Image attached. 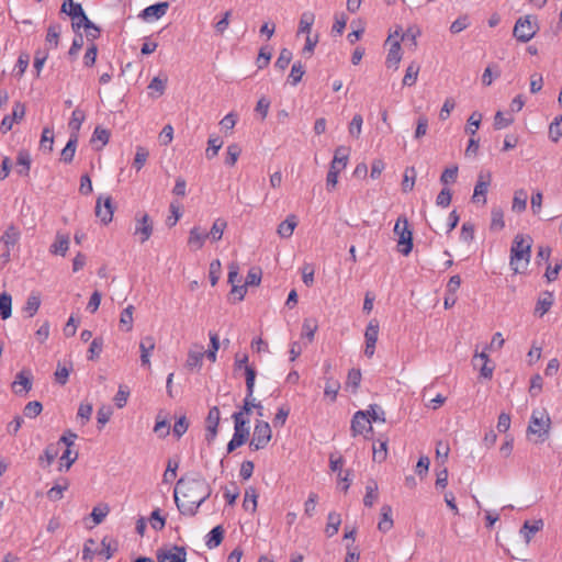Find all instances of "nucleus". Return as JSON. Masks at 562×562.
I'll return each instance as SVG.
<instances>
[{"label":"nucleus","mask_w":562,"mask_h":562,"mask_svg":"<svg viewBox=\"0 0 562 562\" xmlns=\"http://www.w3.org/2000/svg\"><path fill=\"white\" fill-rule=\"evenodd\" d=\"M156 557L158 562H187V551L183 547L179 546L159 549Z\"/></svg>","instance_id":"8"},{"label":"nucleus","mask_w":562,"mask_h":562,"mask_svg":"<svg viewBox=\"0 0 562 562\" xmlns=\"http://www.w3.org/2000/svg\"><path fill=\"white\" fill-rule=\"evenodd\" d=\"M401 59H402L401 44H400V41L396 40L391 43V47H390L387 56H386V66L389 68L394 67L396 69Z\"/></svg>","instance_id":"28"},{"label":"nucleus","mask_w":562,"mask_h":562,"mask_svg":"<svg viewBox=\"0 0 562 562\" xmlns=\"http://www.w3.org/2000/svg\"><path fill=\"white\" fill-rule=\"evenodd\" d=\"M340 524H341L340 515L336 512H330L327 517V525H326V529H325L327 537L330 538V537L335 536L339 530Z\"/></svg>","instance_id":"36"},{"label":"nucleus","mask_w":562,"mask_h":562,"mask_svg":"<svg viewBox=\"0 0 562 562\" xmlns=\"http://www.w3.org/2000/svg\"><path fill=\"white\" fill-rule=\"evenodd\" d=\"M224 532L225 530L221 525L214 527L206 536L205 546L209 549L218 547L223 541Z\"/></svg>","instance_id":"29"},{"label":"nucleus","mask_w":562,"mask_h":562,"mask_svg":"<svg viewBox=\"0 0 562 562\" xmlns=\"http://www.w3.org/2000/svg\"><path fill=\"white\" fill-rule=\"evenodd\" d=\"M361 382V371L359 369H351L348 372L346 386L352 387L353 391H356Z\"/></svg>","instance_id":"62"},{"label":"nucleus","mask_w":562,"mask_h":562,"mask_svg":"<svg viewBox=\"0 0 562 562\" xmlns=\"http://www.w3.org/2000/svg\"><path fill=\"white\" fill-rule=\"evenodd\" d=\"M12 313V297L9 293L2 292L0 294V316L2 319H7Z\"/></svg>","instance_id":"42"},{"label":"nucleus","mask_w":562,"mask_h":562,"mask_svg":"<svg viewBox=\"0 0 562 562\" xmlns=\"http://www.w3.org/2000/svg\"><path fill=\"white\" fill-rule=\"evenodd\" d=\"M304 74H305V69L300 61L293 64V66L291 68V72L289 75V80H290L291 85L296 86L301 81Z\"/></svg>","instance_id":"55"},{"label":"nucleus","mask_w":562,"mask_h":562,"mask_svg":"<svg viewBox=\"0 0 562 562\" xmlns=\"http://www.w3.org/2000/svg\"><path fill=\"white\" fill-rule=\"evenodd\" d=\"M473 366L480 369V375L484 379H492L494 366H490V359L485 351L475 353L473 357Z\"/></svg>","instance_id":"16"},{"label":"nucleus","mask_w":562,"mask_h":562,"mask_svg":"<svg viewBox=\"0 0 562 562\" xmlns=\"http://www.w3.org/2000/svg\"><path fill=\"white\" fill-rule=\"evenodd\" d=\"M272 431L267 422L257 420L249 448L254 451L261 450L268 446L271 440Z\"/></svg>","instance_id":"6"},{"label":"nucleus","mask_w":562,"mask_h":562,"mask_svg":"<svg viewBox=\"0 0 562 562\" xmlns=\"http://www.w3.org/2000/svg\"><path fill=\"white\" fill-rule=\"evenodd\" d=\"M362 116L360 114H355L348 127L349 134L352 137L359 138L362 131Z\"/></svg>","instance_id":"57"},{"label":"nucleus","mask_w":562,"mask_h":562,"mask_svg":"<svg viewBox=\"0 0 562 562\" xmlns=\"http://www.w3.org/2000/svg\"><path fill=\"white\" fill-rule=\"evenodd\" d=\"M74 30H79L83 27L86 30V36L90 41H94L100 36L101 30L91 22L86 15L85 11L80 14V16L72 21Z\"/></svg>","instance_id":"14"},{"label":"nucleus","mask_w":562,"mask_h":562,"mask_svg":"<svg viewBox=\"0 0 562 562\" xmlns=\"http://www.w3.org/2000/svg\"><path fill=\"white\" fill-rule=\"evenodd\" d=\"M363 412L367 413V416L371 419V423L372 422H382V423L385 422V417H384L385 413L379 405H375V404L370 405L369 408Z\"/></svg>","instance_id":"60"},{"label":"nucleus","mask_w":562,"mask_h":562,"mask_svg":"<svg viewBox=\"0 0 562 562\" xmlns=\"http://www.w3.org/2000/svg\"><path fill=\"white\" fill-rule=\"evenodd\" d=\"M393 526H394V521L392 518V507L387 504H384L381 507V519L378 522V529L381 532L386 533L387 531H390L393 528Z\"/></svg>","instance_id":"25"},{"label":"nucleus","mask_w":562,"mask_h":562,"mask_svg":"<svg viewBox=\"0 0 562 562\" xmlns=\"http://www.w3.org/2000/svg\"><path fill=\"white\" fill-rule=\"evenodd\" d=\"M114 205L111 196L98 198L95 204V216L100 218L103 224H109L113 218Z\"/></svg>","instance_id":"10"},{"label":"nucleus","mask_w":562,"mask_h":562,"mask_svg":"<svg viewBox=\"0 0 562 562\" xmlns=\"http://www.w3.org/2000/svg\"><path fill=\"white\" fill-rule=\"evenodd\" d=\"M394 233L397 235L398 251L404 256L411 254L413 249V233L408 228V221L405 216H400L394 226Z\"/></svg>","instance_id":"5"},{"label":"nucleus","mask_w":562,"mask_h":562,"mask_svg":"<svg viewBox=\"0 0 562 562\" xmlns=\"http://www.w3.org/2000/svg\"><path fill=\"white\" fill-rule=\"evenodd\" d=\"M419 69H420V66L417 63H415V61L411 63L408 65V67L406 68V72L403 78V85L408 86V87L415 85L418 74H419Z\"/></svg>","instance_id":"43"},{"label":"nucleus","mask_w":562,"mask_h":562,"mask_svg":"<svg viewBox=\"0 0 562 562\" xmlns=\"http://www.w3.org/2000/svg\"><path fill=\"white\" fill-rule=\"evenodd\" d=\"M68 488V482L65 481L64 484H55L52 488L47 492V497L53 501H59L64 496V492Z\"/></svg>","instance_id":"56"},{"label":"nucleus","mask_w":562,"mask_h":562,"mask_svg":"<svg viewBox=\"0 0 562 562\" xmlns=\"http://www.w3.org/2000/svg\"><path fill=\"white\" fill-rule=\"evenodd\" d=\"M31 162L32 159L30 153L25 149L19 150L16 156V172L22 177L29 176Z\"/></svg>","instance_id":"24"},{"label":"nucleus","mask_w":562,"mask_h":562,"mask_svg":"<svg viewBox=\"0 0 562 562\" xmlns=\"http://www.w3.org/2000/svg\"><path fill=\"white\" fill-rule=\"evenodd\" d=\"M490 178L491 176L487 175V176H484V175H480L479 176V179H477V182L474 187V192H473V201L474 202H479L480 201V196H483V204L486 203V193H487V190H488V187H490Z\"/></svg>","instance_id":"22"},{"label":"nucleus","mask_w":562,"mask_h":562,"mask_svg":"<svg viewBox=\"0 0 562 562\" xmlns=\"http://www.w3.org/2000/svg\"><path fill=\"white\" fill-rule=\"evenodd\" d=\"M292 59V52L288 48L281 49L278 59L276 60L274 66L280 70H284Z\"/></svg>","instance_id":"63"},{"label":"nucleus","mask_w":562,"mask_h":562,"mask_svg":"<svg viewBox=\"0 0 562 562\" xmlns=\"http://www.w3.org/2000/svg\"><path fill=\"white\" fill-rule=\"evenodd\" d=\"M69 236L57 233L55 241L50 245L49 251L53 255L65 256L69 249Z\"/></svg>","instance_id":"23"},{"label":"nucleus","mask_w":562,"mask_h":562,"mask_svg":"<svg viewBox=\"0 0 562 562\" xmlns=\"http://www.w3.org/2000/svg\"><path fill=\"white\" fill-rule=\"evenodd\" d=\"M168 8V2L151 4L145 8L138 16L144 21L158 20L167 13Z\"/></svg>","instance_id":"17"},{"label":"nucleus","mask_w":562,"mask_h":562,"mask_svg":"<svg viewBox=\"0 0 562 562\" xmlns=\"http://www.w3.org/2000/svg\"><path fill=\"white\" fill-rule=\"evenodd\" d=\"M271 49L268 46H263L260 48L258 57H257V66L259 69L266 68L271 59Z\"/></svg>","instance_id":"64"},{"label":"nucleus","mask_w":562,"mask_h":562,"mask_svg":"<svg viewBox=\"0 0 562 562\" xmlns=\"http://www.w3.org/2000/svg\"><path fill=\"white\" fill-rule=\"evenodd\" d=\"M15 394H26L32 389V381L29 373L21 371L16 374L12 384Z\"/></svg>","instance_id":"20"},{"label":"nucleus","mask_w":562,"mask_h":562,"mask_svg":"<svg viewBox=\"0 0 562 562\" xmlns=\"http://www.w3.org/2000/svg\"><path fill=\"white\" fill-rule=\"evenodd\" d=\"M86 115L85 112L76 109L72 111L71 119L69 121V127L74 132H78L81 127L82 122L85 121Z\"/></svg>","instance_id":"59"},{"label":"nucleus","mask_w":562,"mask_h":562,"mask_svg":"<svg viewBox=\"0 0 562 562\" xmlns=\"http://www.w3.org/2000/svg\"><path fill=\"white\" fill-rule=\"evenodd\" d=\"M149 157V151L144 146H136V153L133 160V168L138 172L147 162V159Z\"/></svg>","instance_id":"38"},{"label":"nucleus","mask_w":562,"mask_h":562,"mask_svg":"<svg viewBox=\"0 0 562 562\" xmlns=\"http://www.w3.org/2000/svg\"><path fill=\"white\" fill-rule=\"evenodd\" d=\"M20 238V229L13 224H11L5 228V231L1 235L0 241L5 246V248H11L19 243Z\"/></svg>","instance_id":"21"},{"label":"nucleus","mask_w":562,"mask_h":562,"mask_svg":"<svg viewBox=\"0 0 562 562\" xmlns=\"http://www.w3.org/2000/svg\"><path fill=\"white\" fill-rule=\"evenodd\" d=\"M553 295L551 292H544L541 297L538 299L535 314L542 317L552 306Z\"/></svg>","instance_id":"32"},{"label":"nucleus","mask_w":562,"mask_h":562,"mask_svg":"<svg viewBox=\"0 0 562 562\" xmlns=\"http://www.w3.org/2000/svg\"><path fill=\"white\" fill-rule=\"evenodd\" d=\"M372 431L371 419L363 411H358L351 420V434L353 437L364 434V431Z\"/></svg>","instance_id":"15"},{"label":"nucleus","mask_w":562,"mask_h":562,"mask_svg":"<svg viewBox=\"0 0 562 562\" xmlns=\"http://www.w3.org/2000/svg\"><path fill=\"white\" fill-rule=\"evenodd\" d=\"M77 143H78V136L76 134H72L70 136L69 140L67 142L66 146L61 150V154H60L61 161H64L66 164H69L72 161L75 153H76V148H77Z\"/></svg>","instance_id":"31"},{"label":"nucleus","mask_w":562,"mask_h":562,"mask_svg":"<svg viewBox=\"0 0 562 562\" xmlns=\"http://www.w3.org/2000/svg\"><path fill=\"white\" fill-rule=\"evenodd\" d=\"M221 420V412L217 406H213L210 408L209 414L205 418V439L209 443L213 442V440L217 436V427Z\"/></svg>","instance_id":"9"},{"label":"nucleus","mask_w":562,"mask_h":562,"mask_svg":"<svg viewBox=\"0 0 562 562\" xmlns=\"http://www.w3.org/2000/svg\"><path fill=\"white\" fill-rule=\"evenodd\" d=\"M153 234V222L147 213L136 216V226L134 235L139 236V241H147Z\"/></svg>","instance_id":"12"},{"label":"nucleus","mask_w":562,"mask_h":562,"mask_svg":"<svg viewBox=\"0 0 562 562\" xmlns=\"http://www.w3.org/2000/svg\"><path fill=\"white\" fill-rule=\"evenodd\" d=\"M226 227H227V222L225 220H223V218L215 220L211 227V231L209 233V237L212 239V241L221 240Z\"/></svg>","instance_id":"40"},{"label":"nucleus","mask_w":562,"mask_h":562,"mask_svg":"<svg viewBox=\"0 0 562 562\" xmlns=\"http://www.w3.org/2000/svg\"><path fill=\"white\" fill-rule=\"evenodd\" d=\"M296 226L297 218L295 215L291 214L279 224L277 233L281 238H290Z\"/></svg>","instance_id":"26"},{"label":"nucleus","mask_w":562,"mask_h":562,"mask_svg":"<svg viewBox=\"0 0 562 562\" xmlns=\"http://www.w3.org/2000/svg\"><path fill=\"white\" fill-rule=\"evenodd\" d=\"M538 29L537 24L528 15L521 16L516 21L513 34L517 41L527 43L536 35Z\"/></svg>","instance_id":"7"},{"label":"nucleus","mask_w":562,"mask_h":562,"mask_svg":"<svg viewBox=\"0 0 562 562\" xmlns=\"http://www.w3.org/2000/svg\"><path fill=\"white\" fill-rule=\"evenodd\" d=\"M42 411H43L42 403L38 401H32L25 405V407L23 409V414L27 418H35L36 416H38L42 413Z\"/></svg>","instance_id":"54"},{"label":"nucleus","mask_w":562,"mask_h":562,"mask_svg":"<svg viewBox=\"0 0 562 562\" xmlns=\"http://www.w3.org/2000/svg\"><path fill=\"white\" fill-rule=\"evenodd\" d=\"M72 370V364L69 363L68 366L67 364H61V363H58L57 364V369L55 371V380L58 384L60 385H65L68 381V378H69V373L71 372Z\"/></svg>","instance_id":"48"},{"label":"nucleus","mask_w":562,"mask_h":562,"mask_svg":"<svg viewBox=\"0 0 562 562\" xmlns=\"http://www.w3.org/2000/svg\"><path fill=\"white\" fill-rule=\"evenodd\" d=\"M209 238V234L202 231L199 226H194L190 229L188 245L191 249H201Z\"/></svg>","instance_id":"19"},{"label":"nucleus","mask_w":562,"mask_h":562,"mask_svg":"<svg viewBox=\"0 0 562 562\" xmlns=\"http://www.w3.org/2000/svg\"><path fill=\"white\" fill-rule=\"evenodd\" d=\"M257 493L255 488H248L245 493L243 506L246 510L256 512L257 508Z\"/></svg>","instance_id":"52"},{"label":"nucleus","mask_w":562,"mask_h":562,"mask_svg":"<svg viewBox=\"0 0 562 562\" xmlns=\"http://www.w3.org/2000/svg\"><path fill=\"white\" fill-rule=\"evenodd\" d=\"M551 429V418L546 408L532 411L527 432L537 436L536 442L548 439Z\"/></svg>","instance_id":"3"},{"label":"nucleus","mask_w":562,"mask_h":562,"mask_svg":"<svg viewBox=\"0 0 562 562\" xmlns=\"http://www.w3.org/2000/svg\"><path fill=\"white\" fill-rule=\"evenodd\" d=\"M41 306V295L37 292H32L25 302L23 311L27 313L29 317H33Z\"/></svg>","instance_id":"34"},{"label":"nucleus","mask_w":562,"mask_h":562,"mask_svg":"<svg viewBox=\"0 0 562 562\" xmlns=\"http://www.w3.org/2000/svg\"><path fill=\"white\" fill-rule=\"evenodd\" d=\"M211 493V485L201 474L186 475L177 482L175 502L182 515L194 516Z\"/></svg>","instance_id":"1"},{"label":"nucleus","mask_w":562,"mask_h":562,"mask_svg":"<svg viewBox=\"0 0 562 562\" xmlns=\"http://www.w3.org/2000/svg\"><path fill=\"white\" fill-rule=\"evenodd\" d=\"M61 11L67 13L72 19V21H75L83 12V9L80 3H76L72 0H64Z\"/></svg>","instance_id":"39"},{"label":"nucleus","mask_w":562,"mask_h":562,"mask_svg":"<svg viewBox=\"0 0 562 562\" xmlns=\"http://www.w3.org/2000/svg\"><path fill=\"white\" fill-rule=\"evenodd\" d=\"M505 226L502 207L494 206L491 212V229L501 231Z\"/></svg>","instance_id":"44"},{"label":"nucleus","mask_w":562,"mask_h":562,"mask_svg":"<svg viewBox=\"0 0 562 562\" xmlns=\"http://www.w3.org/2000/svg\"><path fill=\"white\" fill-rule=\"evenodd\" d=\"M501 76V71L498 69V66L493 64L485 68L483 75H482V83L483 86H491L493 82L494 77L497 78Z\"/></svg>","instance_id":"51"},{"label":"nucleus","mask_w":562,"mask_h":562,"mask_svg":"<svg viewBox=\"0 0 562 562\" xmlns=\"http://www.w3.org/2000/svg\"><path fill=\"white\" fill-rule=\"evenodd\" d=\"M59 453L58 443L48 445L44 453L38 458V462L42 467H49Z\"/></svg>","instance_id":"30"},{"label":"nucleus","mask_w":562,"mask_h":562,"mask_svg":"<svg viewBox=\"0 0 562 562\" xmlns=\"http://www.w3.org/2000/svg\"><path fill=\"white\" fill-rule=\"evenodd\" d=\"M379 323L376 319H371L366 328L364 338H366V348L364 355L368 358H371L375 351V344L379 337Z\"/></svg>","instance_id":"11"},{"label":"nucleus","mask_w":562,"mask_h":562,"mask_svg":"<svg viewBox=\"0 0 562 562\" xmlns=\"http://www.w3.org/2000/svg\"><path fill=\"white\" fill-rule=\"evenodd\" d=\"M314 21L315 15L313 12H303L299 23V33H306L307 35H310Z\"/></svg>","instance_id":"46"},{"label":"nucleus","mask_w":562,"mask_h":562,"mask_svg":"<svg viewBox=\"0 0 562 562\" xmlns=\"http://www.w3.org/2000/svg\"><path fill=\"white\" fill-rule=\"evenodd\" d=\"M133 311H134V306L128 305L121 313L120 327L124 331H130L133 328Z\"/></svg>","instance_id":"41"},{"label":"nucleus","mask_w":562,"mask_h":562,"mask_svg":"<svg viewBox=\"0 0 562 562\" xmlns=\"http://www.w3.org/2000/svg\"><path fill=\"white\" fill-rule=\"evenodd\" d=\"M527 191L524 189H519L515 191L512 209L514 212L521 213L527 207Z\"/></svg>","instance_id":"35"},{"label":"nucleus","mask_w":562,"mask_h":562,"mask_svg":"<svg viewBox=\"0 0 562 562\" xmlns=\"http://www.w3.org/2000/svg\"><path fill=\"white\" fill-rule=\"evenodd\" d=\"M155 339L153 336H146L144 337L139 342V349H140V361L143 366H146L150 363L149 357L150 352L155 349Z\"/></svg>","instance_id":"27"},{"label":"nucleus","mask_w":562,"mask_h":562,"mask_svg":"<svg viewBox=\"0 0 562 562\" xmlns=\"http://www.w3.org/2000/svg\"><path fill=\"white\" fill-rule=\"evenodd\" d=\"M207 144H209V147L206 149L205 155L209 159H211L217 155L218 150L223 146V142L221 140V138L218 136H213V137L209 138Z\"/></svg>","instance_id":"61"},{"label":"nucleus","mask_w":562,"mask_h":562,"mask_svg":"<svg viewBox=\"0 0 562 562\" xmlns=\"http://www.w3.org/2000/svg\"><path fill=\"white\" fill-rule=\"evenodd\" d=\"M532 238L529 235L518 234L510 248V268L515 273H521L527 269L531 257Z\"/></svg>","instance_id":"2"},{"label":"nucleus","mask_w":562,"mask_h":562,"mask_svg":"<svg viewBox=\"0 0 562 562\" xmlns=\"http://www.w3.org/2000/svg\"><path fill=\"white\" fill-rule=\"evenodd\" d=\"M543 526L542 520H536L530 524L528 520L524 522L520 533L524 536L527 543L531 540V537L537 533Z\"/></svg>","instance_id":"37"},{"label":"nucleus","mask_w":562,"mask_h":562,"mask_svg":"<svg viewBox=\"0 0 562 562\" xmlns=\"http://www.w3.org/2000/svg\"><path fill=\"white\" fill-rule=\"evenodd\" d=\"M562 136V116L555 117L549 126V137L557 143Z\"/></svg>","instance_id":"53"},{"label":"nucleus","mask_w":562,"mask_h":562,"mask_svg":"<svg viewBox=\"0 0 562 562\" xmlns=\"http://www.w3.org/2000/svg\"><path fill=\"white\" fill-rule=\"evenodd\" d=\"M166 85H167V78L161 79L160 77H154L151 79L150 83L148 85V89L156 92V94L150 92V95L154 98H158V97L162 95L166 90Z\"/></svg>","instance_id":"49"},{"label":"nucleus","mask_w":562,"mask_h":562,"mask_svg":"<svg viewBox=\"0 0 562 562\" xmlns=\"http://www.w3.org/2000/svg\"><path fill=\"white\" fill-rule=\"evenodd\" d=\"M317 328L318 325L315 319L305 318L302 325V337L307 338L308 341H313Z\"/></svg>","instance_id":"47"},{"label":"nucleus","mask_w":562,"mask_h":562,"mask_svg":"<svg viewBox=\"0 0 562 562\" xmlns=\"http://www.w3.org/2000/svg\"><path fill=\"white\" fill-rule=\"evenodd\" d=\"M25 115V105L21 102H15L10 115H5L1 122L0 128L2 133L11 131L14 123H19Z\"/></svg>","instance_id":"13"},{"label":"nucleus","mask_w":562,"mask_h":562,"mask_svg":"<svg viewBox=\"0 0 562 562\" xmlns=\"http://www.w3.org/2000/svg\"><path fill=\"white\" fill-rule=\"evenodd\" d=\"M61 26L59 24H50L47 29L46 42L50 47L56 48L58 45Z\"/></svg>","instance_id":"50"},{"label":"nucleus","mask_w":562,"mask_h":562,"mask_svg":"<svg viewBox=\"0 0 562 562\" xmlns=\"http://www.w3.org/2000/svg\"><path fill=\"white\" fill-rule=\"evenodd\" d=\"M378 483L374 480H370L366 486V495L363 497V504L366 507H372L379 497Z\"/></svg>","instance_id":"33"},{"label":"nucleus","mask_w":562,"mask_h":562,"mask_svg":"<svg viewBox=\"0 0 562 562\" xmlns=\"http://www.w3.org/2000/svg\"><path fill=\"white\" fill-rule=\"evenodd\" d=\"M203 357V347H199L196 350H190L187 358V367L190 369L200 368Z\"/></svg>","instance_id":"45"},{"label":"nucleus","mask_w":562,"mask_h":562,"mask_svg":"<svg viewBox=\"0 0 562 562\" xmlns=\"http://www.w3.org/2000/svg\"><path fill=\"white\" fill-rule=\"evenodd\" d=\"M234 420V435L231 441L227 443V453H232L236 448L243 446L249 437V423L243 417V412H235L232 416Z\"/></svg>","instance_id":"4"},{"label":"nucleus","mask_w":562,"mask_h":562,"mask_svg":"<svg viewBox=\"0 0 562 562\" xmlns=\"http://www.w3.org/2000/svg\"><path fill=\"white\" fill-rule=\"evenodd\" d=\"M346 166H342L340 159H333L329 166V170L326 177V188L328 191H333L338 183V175L342 171Z\"/></svg>","instance_id":"18"},{"label":"nucleus","mask_w":562,"mask_h":562,"mask_svg":"<svg viewBox=\"0 0 562 562\" xmlns=\"http://www.w3.org/2000/svg\"><path fill=\"white\" fill-rule=\"evenodd\" d=\"M339 389H340V384L338 381L333 380V379H327L324 394H325V396L329 397L331 402H335Z\"/></svg>","instance_id":"58"}]
</instances>
